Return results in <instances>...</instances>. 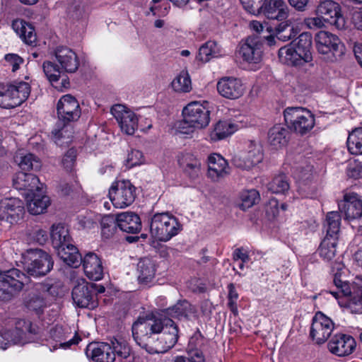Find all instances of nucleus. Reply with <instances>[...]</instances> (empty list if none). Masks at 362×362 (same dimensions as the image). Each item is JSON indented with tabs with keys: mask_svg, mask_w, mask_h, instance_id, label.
Returning a JSON list of instances; mask_svg holds the SVG:
<instances>
[{
	"mask_svg": "<svg viewBox=\"0 0 362 362\" xmlns=\"http://www.w3.org/2000/svg\"><path fill=\"white\" fill-rule=\"evenodd\" d=\"M22 257L27 274L16 268L0 269V301H11L25 288L30 287V276H45L53 267L51 255L41 249L28 250Z\"/></svg>",
	"mask_w": 362,
	"mask_h": 362,
	"instance_id": "obj_1",
	"label": "nucleus"
},
{
	"mask_svg": "<svg viewBox=\"0 0 362 362\" xmlns=\"http://www.w3.org/2000/svg\"><path fill=\"white\" fill-rule=\"evenodd\" d=\"M136 344L148 354H163L177 342L179 328L175 322L163 314L139 317L132 327Z\"/></svg>",
	"mask_w": 362,
	"mask_h": 362,
	"instance_id": "obj_2",
	"label": "nucleus"
},
{
	"mask_svg": "<svg viewBox=\"0 0 362 362\" xmlns=\"http://www.w3.org/2000/svg\"><path fill=\"white\" fill-rule=\"evenodd\" d=\"M344 268V265L341 262H336L332 267V272L334 269L337 272L334 274L333 283L335 289L329 290L336 299L341 297L349 298L348 306L352 312L362 313V276H357L355 280L350 283L344 279L340 272Z\"/></svg>",
	"mask_w": 362,
	"mask_h": 362,
	"instance_id": "obj_3",
	"label": "nucleus"
},
{
	"mask_svg": "<svg viewBox=\"0 0 362 362\" xmlns=\"http://www.w3.org/2000/svg\"><path fill=\"white\" fill-rule=\"evenodd\" d=\"M181 230L182 225L169 213H158L151 218L150 233L158 241L167 242Z\"/></svg>",
	"mask_w": 362,
	"mask_h": 362,
	"instance_id": "obj_4",
	"label": "nucleus"
},
{
	"mask_svg": "<svg viewBox=\"0 0 362 362\" xmlns=\"http://www.w3.org/2000/svg\"><path fill=\"white\" fill-rule=\"evenodd\" d=\"M30 90V84L25 81L0 83V107L11 109L21 105L28 99Z\"/></svg>",
	"mask_w": 362,
	"mask_h": 362,
	"instance_id": "obj_5",
	"label": "nucleus"
},
{
	"mask_svg": "<svg viewBox=\"0 0 362 362\" xmlns=\"http://www.w3.org/2000/svg\"><path fill=\"white\" fill-rule=\"evenodd\" d=\"M287 127L296 134L304 135L315 125V117L311 112L300 107H288L284 111Z\"/></svg>",
	"mask_w": 362,
	"mask_h": 362,
	"instance_id": "obj_6",
	"label": "nucleus"
},
{
	"mask_svg": "<svg viewBox=\"0 0 362 362\" xmlns=\"http://www.w3.org/2000/svg\"><path fill=\"white\" fill-rule=\"evenodd\" d=\"M39 328L30 321L19 320L11 329L0 332V348L6 349L11 344L27 343V335H36Z\"/></svg>",
	"mask_w": 362,
	"mask_h": 362,
	"instance_id": "obj_7",
	"label": "nucleus"
},
{
	"mask_svg": "<svg viewBox=\"0 0 362 362\" xmlns=\"http://www.w3.org/2000/svg\"><path fill=\"white\" fill-rule=\"evenodd\" d=\"M209 103L192 102L182 110L183 123L194 129H203L207 127L210 122V110L206 106Z\"/></svg>",
	"mask_w": 362,
	"mask_h": 362,
	"instance_id": "obj_8",
	"label": "nucleus"
},
{
	"mask_svg": "<svg viewBox=\"0 0 362 362\" xmlns=\"http://www.w3.org/2000/svg\"><path fill=\"white\" fill-rule=\"evenodd\" d=\"M109 197L116 208H125L134 202L136 187L129 180L117 181L110 189Z\"/></svg>",
	"mask_w": 362,
	"mask_h": 362,
	"instance_id": "obj_9",
	"label": "nucleus"
},
{
	"mask_svg": "<svg viewBox=\"0 0 362 362\" xmlns=\"http://www.w3.org/2000/svg\"><path fill=\"white\" fill-rule=\"evenodd\" d=\"M318 52L323 54H332V61L337 60L344 53V46L339 38L331 33L320 31L315 36Z\"/></svg>",
	"mask_w": 362,
	"mask_h": 362,
	"instance_id": "obj_10",
	"label": "nucleus"
},
{
	"mask_svg": "<svg viewBox=\"0 0 362 362\" xmlns=\"http://www.w3.org/2000/svg\"><path fill=\"white\" fill-rule=\"evenodd\" d=\"M316 16L322 18L327 23L337 29L345 28L346 21L341 12V6L332 0L320 1L315 11Z\"/></svg>",
	"mask_w": 362,
	"mask_h": 362,
	"instance_id": "obj_11",
	"label": "nucleus"
},
{
	"mask_svg": "<svg viewBox=\"0 0 362 362\" xmlns=\"http://www.w3.org/2000/svg\"><path fill=\"white\" fill-rule=\"evenodd\" d=\"M74 303L79 308L94 309L98 306L93 283L81 280L74 286L71 293Z\"/></svg>",
	"mask_w": 362,
	"mask_h": 362,
	"instance_id": "obj_12",
	"label": "nucleus"
},
{
	"mask_svg": "<svg viewBox=\"0 0 362 362\" xmlns=\"http://www.w3.org/2000/svg\"><path fill=\"white\" fill-rule=\"evenodd\" d=\"M334 327L332 320L321 312L313 318L310 335L317 344L325 343L330 337Z\"/></svg>",
	"mask_w": 362,
	"mask_h": 362,
	"instance_id": "obj_13",
	"label": "nucleus"
},
{
	"mask_svg": "<svg viewBox=\"0 0 362 362\" xmlns=\"http://www.w3.org/2000/svg\"><path fill=\"white\" fill-rule=\"evenodd\" d=\"M59 120L64 125L77 120L81 116V109L77 100L71 95L62 96L57 104Z\"/></svg>",
	"mask_w": 362,
	"mask_h": 362,
	"instance_id": "obj_14",
	"label": "nucleus"
},
{
	"mask_svg": "<svg viewBox=\"0 0 362 362\" xmlns=\"http://www.w3.org/2000/svg\"><path fill=\"white\" fill-rule=\"evenodd\" d=\"M23 202L18 198H5L0 201V221L13 224L24 214Z\"/></svg>",
	"mask_w": 362,
	"mask_h": 362,
	"instance_id": "obj_15",
	"label": "nucleus"
},
{
	"mask_svg": "<svg viewBox=\"0 0 362 362\" xmlns=\"http://www.w3.org/2000/svg\"><path fill=\"white\" fill-rule=\"evenodd\" d=\"M206 339L199 331L195 332L189 340L186 352L187 356H178L175 357V362H206L203 349Z\"/></svg>",
	"mask_w": 362,
	"mask_h": 362,
	"instance_id": "obj_16",
	"label": "nucleus"
},
{
	"mask_svg": "<svg viewBox=\"0 0 362 362\" xmlns=\"http://www.w3.org/2000/svg\"><path fill=\"white\" fill-rule=\"evenodd\" d=\"M111 113L116 119L122 132L129 135L134 134L137 128L138 119L135 114L126 109V107L117 104L111 108Z\"/></svg>",
	"mask_w": 362,
	"mask_h": 362,
	"instance_id": "obj_17",
	"label": "nucleus"
},
{
	"mask_svg": "<svg viewBox=\"0 0 362 362\" xmlns=\"http://www.w3.org/2000/svg\"><path fill=\"white\" fill-rule=\"evenodd\" d=\"M239 53L244 61L249 63H259L262 57L261 37L257 35L249 36L240 46Z\"/></svg>",
	"mask_w": 362,
	"mask_h": 362,
	"instance_id": "obj_18",
	"label": "nucleus"
},
{
	"mask_svg": "<svg viewBox=\"0 0 362 362\" xmlns=\"http://www.w3.org/2000/svg\"><path fill=\"white\" fill-rule=\"evenodd\" d=\"M339 209L344 214L346 219H356L362 217V200L356 193H347L344 199L338 203Z\"/></svg>",
	"mask_w": 362,
	"mask_h": 362,
	"instance_id": "obj_19",
	"label": "nucleus"
},
{
	"mask_svg": "<svg viewBox=\"0 0 362 362\" xmlns=\"http://www.w3.org/2000/svg\"><path fill=\"white\" fill-rule=\"evenodd\" d=\"M217 90L221 95L226 98L234 100L243 95L245 88L238 78L233 77H223L216 85Z\"/></svg>",
	"mask_w": 362,
	"mask_h": 362,
	"instance_id": "obj_20",
	"label": "nucleus"
},
{
	"mask_svg": "<svg viewBox=\"0 0 362 362\" xmlns=\"http://www.w3.org/2000/svg\"><path fill=\"white\" fill-rule=\"evenodd\" d=\"M327 346L332 354L339 356H345L354 351L356 348V341L350 335L339 334L331 339Z\"/></svg>",
	"mask_w": 362,
	"mask_h": 362,
	"instance_id": "obj_21",
	"label": "nucleus"
},
{
	"mask_svg": "<svg viewBox=\"0 0 362 362\" xmlns=\"http://www.w3.org/2000/svg\"><path fill=\"white\" fill-rule=\"evenodd\" d=\"M112 351L110 344L105 342H92L86 349L87 357L95 362H114Z\"/></svg>",
	"mask_w": 362,
	"mask_h": 362,
	"instance_id": "obj_22",
	"label": "nucleus"
},
{
	"mask_svg": "<svg viewBox=\"0 0 362 362\" xmlns=\"http://www.w3.org/2000/svg\"><path fill=\"white\" fill-rule=\"evenodd\" d=\"M13 185L16 189L28 191L27 194L40 192L42 189L40 187L42 184L36 175L23 171L16 174L13 179Z\"/></svg>",
	"mask_w": 362,
	"mask_h": 362,
	"instance_id": "obj_23",
	"label": "nucleus"
},
{
	"mask_svg": "<svg viewBox=\"0 0 362 362\" xmlns=\"http://www.w3.org/2000/svg\"><path fill=\"white\" fill-rule=\"evenodd\" d=\"M55 57L61 69L68 73H75L79 66L76 54L67 47H59L55 50Z\"/></svg>",
	"mask_w": 362,
	"mask_h": 362,
	"instance_id": "obj_24",
	"label": "nucleus"
},
{
	"mask_svg": "<svg viewBox=\"0 0 362 362\" xmlns=\"http://www.w3.org/2000/svg\"><path fill=\"white\" fill-rule=\"evenodd\" d=\"M86 275L92 280L98 281L103 276V267L100 258L94 252L87 253L82 259Z\"/></svg>",
	"mask_w": 362,
	"mask_h": 362,
	"instance_id": "obj_25",
	"label": "nucleus"
},
{
	"mask_svg": "<svg viewBox=\"0 0 362 362\" xmlns=\"http://www.w3.org/2000/svg\"><path fill=\"white\" fill-rule=\"evenodd\" d=\"M229 174L227 161L219 154H212L208 158V176L214 181H218Z\"/></svg>",
	"mask_w": 362,
	"mask_h": 362,
	"instance_id": "obj_26",
	"label": "nucleus"
},
{
	"mask_svg": "<svg viewBox=\"0 0 362 362\" xmlns=\"http://www.w3.org/2000/svg\"><path fill=\"white\" fill-rule=\"evenodd\" d=\"M268 19L281 21L287 18L288 8L283 0H267L261 10Z\"/></svg>",
	"mask_w": 362,
	"mask_h": 362,
	"instance_id": "obj_27",
	"label": "nucleus"
},
{
	"mask_svg": "<svg viewBox=\"0 0 362 362\" xmlns=\"http://www.w3.org/2000/svg\"><path fill=\"white\" fill-rule=\"evenodd\" d=\"M119 228L125 233L136 234L141 230L140 217L134 212H122L117 214Z\"/></svg>",
	"mask_w": 362,
	"mask_h": 362,
	"instance_id": "obj_28",
	"label": "nucleus"
},
{
	"mask_svg": "<svg viewBox=\"0 0 362 362\" xmlns=\"http://www.w3.org/2000/svg\"><path fill=\"white\" fill-rule=\"evenodd\" d=\"M12 28L27 45L35 46L37 35L34 27L23 19H16L12 22Z\"/></svg>",
	"mask_w": 362,
	"mask_h": 362,
	"instance_id": "obj_29",
	"label": "nucleus"
},
{
	"mask_svg": "<svg viewBox=\"0 0 362 362\" xmlns=\"http://www.w3.org/2000/svg\"><path fill=\"white\" fill-rule=\"evenodd\" d=\"M26 195L27 208L31 214L37 215L45 211L49 204V198L44 194L42 189L40 192Z\"/></svg>",
	"mask_w": 362,
	"mask_h": 362,
	"instance_id": "obj_30",
	"label": "nucleus"
},
{
	"mask_svg": "<svg viewBox=\"0 0 362 362\" xmlns=\"http://www.w3.org/2000/svg\"><path fill=\"white\" fill-rule=\"evenodd\" d=\"M195 313V308L186 300H179L175 305L162 310L158 314L177 319H189Z\"/></svg>",
	"mask_w": 362,
	"mask_h": 362,
	"instance_id": "obj_31",
	"label": "nucleus"
},
{
	"mask_svg": "<svg viewBox=\"0 0 362 362\" xmlns=\"http://www.w3.org/2000/svg\"><path fill=\"white\" fill-rule=\"evenodd\" d=\"M288 127L282 124H276L270 128L267 134L269 144L275 148H281L287 144L290 133Z\"/></svg>",
	"mask_w": 362,
	"mask_h": 362,
	"instance_id": "obj_32",
	"label": "nucleus"
},
{
	"mask_svg": "<svg viewBox=\"0 0 362 362\" xmlns=\"http://www.w3.org/2000/svg\"><path fill=\"white\" fill-rule=\"evenodd\" d=\"M50 238L53 247L57 250L72 243L69 230L64 224H54L50 231Z\"/></svg>",
	"mask_w": 362,
	"mask_h": 362,
	"instance_id": "obj_33",
	"label": "nucleus"
},
{
	"mask_svg": "<svg viewBox=\"0 0 362 362\" xmlns=\"http://www.w3.org/2000/svg\"><path fill=\"white\" fill-rule=\"evenodd\" d=\"M280 62L291 66H301L306 63L304 57L290 45L281 47L278 52Z\"/></svg>",
	"mask_w": 362,
	"mask_h": 362,
	"instance_id": "obj_34",
	"label": "nucleus"
},
{
	"mask_svg": "<svg viewBox=\"0 0 362 362\" xmlns=\"http://www.w3.org/2000/svg\"><path fill=\"white\" fill-rule=\"evenodd\" d=\"M59 258L67 265L76 268L81 264L82 257L78 248L72 243L56 250Z\"/></svg>",
	"mask_w": 362,
	"mask_h": 362,
	"instance_id": "obj_35",
	"label": "nucleus"
},
{
	"mask_svg": "<svg viewBox=\"0 0 362 362\" xmlns=\"http://www.w3.org/2000/svg\"><path fill=\"white\" fill-rule=\"evenodd\" d=\"M49 337L56 341V344L53 346L54 349H57L58 346L67 349L73 344H77L81 340L78 336L75 335L72 339L66 341L64 329L60 325H56L50 329Z\"/></svg>",
	"mask_w": 362,
	"mask_h": 362,
	"instance_id": "obj_36",
	"label": "nucleus"
},
{
	"mask_svg": "<svg viewBox=\"0 0 362 362\" xmlns=\"http://www.w3.org/2000/svg\"><path fill=\"white\" fill-rule=\"evenodd\" d=\"M298 33V29L291 19L281 21L275 27V35L278 40L288 41Z\"/></svg>",
	"mask_w": 362,
	"mask_h": 362,
	"instance_id": "obj_37",
	"label": "nucleus"
},
{
	"mask_svg": "<svg viewBox=\"0 0 362 362\" xmlns=\"http://www.w3.org/2000/svg\"><path fill=\"white\" fill-rule=\"evenodd\" d=\"M24 305L27 309L36 315H41L46 307V301L42 295L37 291H32L24 299Z\"/></svg>",
	"mask_w": 362,
	"mask_h": 362,
	"instance_id": "obj_38",
	"label": "nucleus"
},
{
	"mask_svg": "<svg viewBox=\"0 0 362 362\" xmlns=\"http://www.w3.org/2000/svg\"><path fill=\"white\" fill-rule=\"evenodd\" d=\"M138 271L139 282L146 284L151 282L155 276V263L149 258H144L138 263Z\"/></svg>",
	"mask_w": 362,
	"mask_h": 362,
	"instance_id": "obj_39",
	"label": "nucleus"
},
{
	"mask_svg": "<svg viewBox=\"0 0 362 362\" xmlns=\"http://www.w3.org/2000/svg\"><path fill=\"white\" fill-rule=\"evenodd\" d=\"M312 35L308 32L301 33L297 38L296 49L303 57L305 62L313 60L312 56Z\"/></svg>",
	"mask_w": 362,
	"mask_h": 362,
	"instance_id": "obj_40",
	"label": "nucleus"
},
{
	"mask_svg": "<svg viewBox=\"0 0 362 362\" xmlns=\"http://www.w3.org/2000/svg\"><path fill=\"white\" fill-rule=\"evenodd\" d=\"M341 216L337 211H331L327 214L326 223L325 228H326L325 238L338 239L340 230Z\"/></svg>",
	"mask_w": 362,
	"mask_h": 362,
	"instance_id": "obj_41",
	"label": "nucleus"
},
{
	"mask_svg": "<svg viewBox=\"0 0 362 362\" xmlns=\"http://www.w3.org/2000/svg\"><path fill=\"white\" fill-rule=\"evenodd\" d=\"M337 240L330 238H325L322 240L318 248V253L323 259L330 261L335 257Z\"/></svg>",
	"mask_w": 362,
	"mask_h": 362,
	"instance_id": "obj_42",
	"label": "nucleus"
},
{
	"mask_svg": "<svg viewBox=\"0 0 362 362\" xmlns=\"http://www.w3.org/2000/svg\"><path fill=\"white\" fill-rule=\"evenodd\" d=\"M346 144L351 154H362V127L356 128L349 134Z\"/></svg>",
	"mask_w": 362,
	"mask_h": 362,
	"instance_id": "obj_43",
	"label": "nucleus"
},
{
	"mask_svg": "<svg viewBox=\"0 0 362 362\" xmlns=\"http://www.w3.org/2000/svg\"><path fill=\"white\" fill-rule=\"evenodd\" d=\"M111 348L115 355V360L116 357L122 361L123 359H127L131 354V348L129 344L122 338L114 339L111 341Z\"/></svg>",
	"mask_w": 362,
	"mask_h": 362,
	"instance_id": "obj_44",
	"label": "nucleus"
},
{
	"mask_svg": "<svg viewBox=\"0 0 362 362\" xmlns=\"http://www.w3.org/2000/svg\"><path fill=\"white\" fill-rule=\"evenodd\" d=\"M289 189V179L285 174L275 176L268 185V189L274 194H285Z\"/></svg>",
	"mask_w": 362,
	"mask_h": 362,
	"instance_id": "obj_45",
	"label": "nucleus"
},
{
	"mask_svg": "<svg viewBox=\"0 0 362 362\" xmlns=\"http://www.w3.org/2000/svg\"><path fill=\"white\" fill-rule=\"evenodd\" d=\"M219 51V47L215 41H207L200 47L197 59L202 62H207L211 57L218 54Z\"/></svg>",
	"mask_w": 362,
	"mask_h": 362,
	"instance_id": "obj_46",
	"label": "nucleus"
},
{
	"mask_svg": "<svg viewBox=\"0 0 362 362\" xmlns=\"http://www.w3.org/2000/svg\"><path fill=\"white\" fill-rule=\"evenodd\" d=\"M119 222H117V216L114 215H108L104 216L101 220V233L105 238H110L116 233L119 228Z\"/></svg>",
	"mask_w": 362,
	"mask_h": 362,
	"instance_id": "obj_47",
	"label": "nucleus"
},
{
	"mask_svg": "<svg viewBox=\"0 0 362 362\" xmlns=\"http://www.w3.org/2000/svg\"><path fill=\"white\" fill-rule=\"evenodd\" d=\"M240 208L242 210L245 211L255 204L259 203L260 200V195L259 192L255 189L244 190L240 194Z\"/></svg>",
	"mask_w": 362,
	"mask_h": 362,
	"instance_id": "obj_48",
	"label": "nucleus"
},
{
	"mask_svg": "<svg viewBox=\"0 0 362 362\" xmlns=\"http://www.w3.org/2000/svg\"><path fill=\"white\" fill-rule=\"evenodd\" d=\"M172 88L176 92L187 93L192 89L190 77L187 71H181L171 83Z\"/></svg>",
	"mask_w": 362,
	"mask_h": 362,
	"instance_id": "obj_49",
	"label": "nucleus"
},
{
	"mask_svg": "<svg viewBox=\"0 0 362 362\" xmlns=\"http://www.w3.org/2000/svg\"><path fill=\"white\" fill-rule=\"evenodd\" d=\"M237 130V126L230 121H219L215 126L212 136L223 139Z\"/></svg>",
	"mask_w": 362,
	"mask_h": 362,
	"instance_id": "obj_50",
	"label": "nucleus"
},
{
	"mask_svg": "<svg viewBox=\"0 0 362 362\" xmlns=\"http://www.w3.org/2000/svg\"><path fill=\"white\" fill-rule=\"evenodd\" d=\"M185 160L187 163L186 165L183 167L185 175L192 180L197 179L201 171L200 161L192 156L187 157Z\"/></svg>",
	"mask_w": 362,
	"mask_h": 362,
	"instance_id": "obj_51",
	"label": "nucleus"
},
{
	"mask_svg": "<svg viewBox=\"0 0 362 362\" xmlns=\"http://www.w3.org/2000/svg\"><path fill=\"white\" fill-rule=\"evenodd\" d=\"M42 69L46 77L52 85L59 81L61 76L62 69L57 64L52 62L47 61L43 63Z\"/></svg>",
	"mask_w": 362,
	"mask_h": 362,
	"instance_id": "obj_52",
	"label": "nucleus"
},
{
	"mask_svg": "<svg viewBox=\"0 0 362 362\" xmlns=\"http://www.w3.org/2000/svg\"><path fill=\"white\" fill-rule=\"evenodd\" d=\"M18 165L23 171H29L31 170H38L41 168L40 160L32 153H28L21 156Z\"/></svg>",
	"mask_w": 362,
	"mask_h": 362,
	"instance_id": "obj_53",
	"label": "nucleus"
},
{
	"mask_svg": "<svg viewBox=\"0 0 362 362\" xmlns=\"http://www.w3.org/2000/svg\"><path fill=\"white\" fill-rule=\"evenodd\" d=\"M244 153L247 155L251 163L252 168L261 162L263 158L262 146L254 141H251L247 151Z\"/></svg>",
	"mask_w": 362,
	"mask_h": 362,
	"instance_id": "obj_54",
	"label": "nucleus"
},
{
	"mask_svg": "<svg viewBox=\"0 0 362 362\" xmlns=\"http://www.w3.org/2000/svg\"><path fill=\"white\" fill-rule=\"evenodd\" d=\"M76 156L77 151L74 148H69L64 155L62 160V164L66 172H72L74 170Z\"/></svg>",
	"mask_w": 362,
	"mask_h": 362,
	"instance_id": "obj_55",
	"label": "nucleus"
},
{
	"mask_svg": "<svg viewBox=\"0 0 362 362\" xmlns=\"http://www.w3.org/2000/svg\"><path fill=\"white\" fill-rule=\"evenodd\" d=\"M246 156L244 151L235 154L232 159V163L236 168L242 170H249L252 168L251 163Z\"/></svg>",
	"mask_w": 362,
	"mask_h": 362,
	"instance_id": "obj_56",
	"label": "nucleus"
},
{
	"mask_svg": "<svg viewBox=\"0 0 362 362\" xmlns=\"http://www.w3.org/2000/svg\"><path fill=\"white\" fill-rule=\"evenodd\" d=\"M125 162L128 168L141 165L144 162L143 153L139 150H132L128 153Z\"/></svg>",
	"mask_w": 362,
	"mask_h": 362,
	"instance_id": "obj_57",
	"label": "nucleus"
},
{
	"mask_svg": "<svg viewBox=\"0 0 362 362\" xmlns=\"http://www.w3.org/2000/svg\"><path fill=\"white\" fill-rule=\"evenodd\" d=\"M325 23L327 22L319 16L306 18L304 20V23L306 27L311 30L321 29L325 26Z\"/></svg>",
	"mask_w": 362,
	"mask_h": 362,
	"instance_id": "obj_58",
	"label": "nucleus"
},
{
	"mask_svg": "<svg viewBox=\"0 0 362 362\" xmlns=\"http://www.w3.org/2000/svg\"><path fill=\"white\" fill-rule=\"evenodd\" d=\"M5 60L12 66V71H17L20 65L23 62V59L16 54H8L5 56Z\"/></svg>",
	"mask_w": 362,
	"mask_h": 362,
	"instance_id": "obj_59",
	"label": "nucleus"
},
{
	"mask_svg": "<svg viewBox=\"0 0 362 362\" xmlns=\"http://www.w3.org/2000/svg\"><path fill=\"white\" fill-rule=\"evenodd\" d=\"M348 176L354 179L362 177V167L359 164L350 165L347 170Z\"/></svg>",
	"mask_w": 362,
	"mask_h": 362,
	"instance_id": "obj_60",
	"label": "nucleus"
},
{
	"mask_svg": "<svg viewBox=\"0 0 362 362\" xmlns=\"http://www.w3.org/2000/svg\"><path fill=\"white\" fill-rule=\"evenodd\" d=\"M291 6L298 11H304L308 4V0H288Z\"/></svg>",
	"mask_w": 362,
	"mask_h": 362,
	"instance_id": "obj_61",
	"label": "nucleus"
},
{
	"mask_svg": "<svg viewBox=\"0 0 362 362\" xmlns=\"http://www.w3.org/2000/svg\"><path fill=\"white\" fill-rule=\"evenodd\" d=\"M252 4L250 6V12L257 11L259 14H260L261 10L264 6V3L267 1V0H251Z\"/></svg>",
	"mask_w": 362,
	"mask_h": 362,
	"instance_id": "obj_62",
	"label": "nucleus"
},
{
	"mask_svg": "<svg viewBox=\"0 0 362 362\" xmlns=\"http://www.w3.org/2000/svg\"><path fill=\"white\" fill-rule=\"evenodd\" d=\"M34 237L36 241L40 245H43L47 240V232L42 229L35 230Z\"/></svg>",
	"mask_w": 362,
	"mask_h": 362,
	"instance_id": "obj_63",
	"label": "nucleus"
},
{
	"mask_svg": "<svg viewBox=\"0 0 362 362\" xmlns=\"http://www.w3.org/2000/svg\"><path fill=\"white\" fill-rule=\"evenodd\" d=\"M233 259H241L243 262H247L250 257L247 253L243 252L241 248H237L233 253Z\"/></svg>",
	"mask_w": 362,
	"mask_h": 362,
	"instance_id": "obj_64",
	"label": "nucleus"
}]
</instances>
